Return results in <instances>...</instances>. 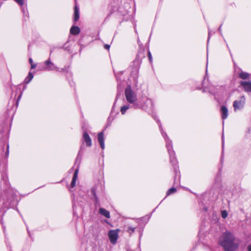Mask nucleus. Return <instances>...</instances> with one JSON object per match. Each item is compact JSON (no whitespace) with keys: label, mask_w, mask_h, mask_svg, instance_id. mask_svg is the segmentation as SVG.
<instances>
[{"label":"nucleus","mask_w":251,"mask_h":251,"mask_svg":"<svg viewBox=\"0 0 251 251\" xmlns=\"http://www.w3.org/2000/svg\"><path fill=\"white\" fill-rule=\"evenodd\" d=\"M119 232L120 230L119 229H111L108 232L107 235L112 244L115 245L117 243Z\"/></svg>","instance_id":"4"},{"label":"nucleus","mask_w":251,"mask_h":251,"mask_svg":"<svg viewBox=\"0 0 251 251\" xmlns=\"http://www.w3.org/2000/svg\"><path fill=\"white\" fill-rule=\"evenodd\" d=\"M246 99L244 96L240 97L238 100H235L233 103V107L235 111L243 108Z\"/></svg>","instance_id":"5"},{"label":"nucleus","mask_w":251,"mask_h":251,"mask_svg":"<svg viewBox=\"0 0 251 251\" xmlns=\"http://www.w3.org/2000/svg\"><path fill=\"white\" fill-rule=\"evenodd\" d=\"M21 97V95H20L19 96V97H18V100H19L20 99Z\"/></svg>","instance_id":"30"},{"label":"nucleus","mask_w":251,"mask_h":251,"mask_svg":"<svg viewBox=\"0 0 251 251\" xmlns=\"http://www.w3.org/2000/svg\"><path fill=\"white\" fill-rule=\"evenodd\" d=\"M29 62L31 64V69H34L36 67V64H35L33 63V60L31 58H29Z\"/></svg>","instance_id":"23"},{"label":"nucleus","mask_w":251,"mask_h":251,"mask_svg":"<svg viewBox=\"0 0 251 251\" xmlns=\"http://www.w3.org/2000/svg\"><path fill=\"white\" fill-rule=\"evenodd\" d=\"M209 92L211 93L212 94H215V92H213V90H212V88H210Z\"/></svg>","instance_id":"28"},{"label":"nucleus","mask_w":251,"mask_h":251,"mask_svg":"<svg viewBox=\"0 0 251 251\" xmlns=\"http://www.w3.org/2000/svg\"><path fill=\"white\" fill-rule=\"evenodd\" d=\"M208 34L209 35L210 34V33H208ZM209 38V37H208V38Z\"/></svg>","instance_id":"31"},{"label":"nucleus","mask_w":251,"mask_h":251,"mask_svg":"<svg viewBox=\"0 0 251 251\" xmlns=\"http://www.w3.org/2000/svg\"><path fill=\"white\" fill-rule=\"evenodd\" d=\"M125 96L126 101L134 108L144 107V105L138 103L137 94L131 89L130 85H128L126 88Z\"/></svg>","instance_id":"2"},{"label":"nucleus","mask_w":251,"mask_h":251,"mask_svg":"<svg viewBox=\"0 0 251 251\" xmlns=\"http://www.w3.org/2000/svg\"><path fill=\"white\" fill-rule=\"evenodd\" d=\"M221 113L222 118L223 120L226 119L228 115V111L227 107L225 105H222L221 107Z\"/></svg>","instance_id":"9"},{"label":"nucleus","mask_w":251,"mask_h":251,"mask_svg":"<svg viewBox=\"0 0 251 251\" xmlns=\"http://www.w3.org/2000/svg\"><path fill=\"white\" fill-rule=\"evenodd\" d=\"M138 102L139 104H142L143 105H144V107H139V108L146 109L148 106L149 104L152 103V100L145 96H142Z\"/></svg>","instance_id":"6"},{"label":"nucleus","mask_w":251,"mask_h":251,"mask_svg":"<svg viewBox=\"0 0 251 251\" xmlns=\"http://www.w3.org/2000/svg\"><path fill=\"white\" fill-rule=\"evenodd\" d=\"M249 74H248L247 73H246V72H242L239 74V77L243 79L248 78L249 77Z\"/></svg>","instance_id":"17"},{"label":"nucleus","mask_w":251,"mask_h":251,"mask_svg":"<svg viewBox=\"0 0 251 251\" xmlns=\"http://www.w3.org/2000/svg\"><path fill=\"white\" fill-rule=\"evenodd\" d=\"M79 18V9L78 7L75 5V7L74 10V21L76 22L78 20Z\"/></svg>","instance_id":"14"},{"label":"nucleus","mask_w":251,"mask_h":251,"mask_svg":"<svg viewBox=\"0 0 251 251\" xmlns=\"http://www.w3.org/2000/svg\"><path fill=\"white\" fill-rule=\"evenodd\" d=\"M248 251H251V244L248 247Z\"/></svg>","instance_id":"27"},{"label":"nucleus","mask_w":251,"mask_h":251,"mask_svg":"<svg viewBox=\"0 0 251 251\" xmlns=\"http://www.w3.org/2000/svg\"><path fill=\"white\" fill-rule=\"evenodd\" d=\"M224 135H223V136H222V144H223V146H224Z\"/></svg>","instance_id":"29"},{"label":"nucleus","mask_w":251,"mask_h":251,"mask_svg":"<svg viewBox=\"0 0 251 251\" xmlns=\"http://www.w3.org/2000/svg\"><path fill=\"white\" fill-rule=\"evenodd\" d=\"M45 64L46 66L45 69L46 70L52 71L57 69V67L54 63L50 61V59L45 62Z\"/></svg>","instance_id":"7"},{"label":"nucleus","mask_w":251,"mask_h":251,"mask_svg":"<svg viewBox=\"0 0 251 251\" xmlns=\"http://www.w3.org/2000/svg\"><path fill=\"white\" fill-rule=\"evenodd\" d=\"M104 48L108 50L110 48V46L109 45H105Z\"/></svg>","instance_id":"26"},{"label":"nucleus","mask_w":251,"mask_h":251,"mask_svg":"<svg viewBox=\"0 0 251 251\" xmlns=\"http://www.w3.org/2000/svg\"><path fill=\"white\" fill-rule=\"evenodd\" d=\"M130 106L128 104H126L123 105L121 108V112L123 115L125 114L127 110L129 108Z\"/></svg>","instance_id":"16"},{"label":"nucleus","mask_w":251,"mask_h":251,"mask_svg":"<svg viewBox=\"0 0 251 251\" xmlns=\"http://www.w3.org/2000/svg\"><path fill=\"white\" fill-rule=\"evenodd\" d=\"M70 32L73 35H77L80 32V28L77 26H73L71 28Z\"/></svg>","instance_id":"13"},{"label":"nucleus","mask_w":251,"mask_h":251,"mask_svg":"<svg viewBox=\"0 0 251 251\" xmlns=\"http://www.w3.org/2000/svg\"><path fill=\"white\" fill-rule=\"evenodd\" d=\"M162 135L166 141V147L170 155V162L173 165L176 166L177 161L175 156V152L173 150L172 142L168 139L167 135L165 133H162Z\"/></svg>","instance_id":"3"},{"label":"nucleus","mask_w":251,"mask_h":251,"mask_svg":"<svg viewBox=\"0 0 251 251\" xmlns=\"http://www.w3.org/2000/svg\"><path fill=\"white\" fill-rule=\"evenodd\" d=\"M148 56H149V59L150 60V62H151L152 60V58L151 54V53L150 51H148Z\"/></svg>","instance_id":"24"},{"label":"nucleus","mask_w":251,"mask_h":251,"mask_svg":"<svg viewBox=\"0 0 251 251\" xmlns=\"http://www.w3.org/2000/svg\"><path fill=\"white\" fill-rule=\"evenodd\" d=\"M75 182H76L75 180H72V182H71V186H72V187H74L75 186Z\"/></svg>","instance_id":"25"},{"label":"nucleus","mask_w":251,"mask_h":251,"mask_svg":"<svg viewBox=\"0 0 251 251\" xmlns=\"http://www.w3.org/2000/svg\"><path fill=\"white\" fill-rule=\"evenodd\" d=\"M83 138L84 141L86 143V145L88 147H91L92 145V140L90 137L87 132H84L83 134Z\"/></svg>","instance_id":"11"},{"label":"nucleus","mask_w":251,"mask_h":251,"mask_svg":"<svg viewBox=\"0 0 251 251\" xmlns=\"http://www.w3.org/2000/svg\"><path fill=\"white\" fill-rule=\"evenodd\" d=\"M219 244L225 251H235L239 247L234 234L229 231L223 233L219 239Z\"/></svg>","instance_id":"1"},{"label":"nucleus","mask_w":251,"mask_h":251,"mask_svg":"<svg viewBox=\"0 0 251 251\" xmlns=\"http://www.w3.org/2000/svg\"><path fill=\"white\" fill-rule=\"evenodd\" d=\"M99 213L107 218H110V212L104 208H100L99 209Z\"/></svg>","instance_id":"12"},{"label":"nucleus","mask_w":251,"mask_h":251,"mask_svg":"<svg viewBox=\"0 0 251 251\" xmlns=\"http://www.w3.org/2000/svg\"><path fill=\"white\" fill-rule=\"evenodd\" d=\"M135 228H136L135 227H133L132 226H128L126 229V231L129 234H131L135 231Z\"/></svg>","instance_id":"20"},{"label":"nucleus","mask_w":251,"mask_h":251,"mask_svg":"<svg viewBox=\"0 0 251 251\" xmlns=\"http://www.w3.org/2000/svg\"><path fill=\"white\" fill-rule=\"evenodd\" d=\"M98 140L101 148L103 150L105 148L104 133L101 132L98 134Z\"/></svg>","instance_id":"8"},{"label":"nucleus","mask_w":251,"mask_h":251,"mask_svg":"<svg viewBox=\"0 0 251 251\" xmlns=\"http://www.w3.org/2000/svg\"><path fill=\"white\" fill-rule=\"evenodd\" d=\"M97 191V186H95L91 189V192L93 195L94 198L95 199L96 201H98V197L96 195Z\"/></svg>","instance_id":"18"},{"label":"nucleus","mask_w":251,"mask_h":251,"mask_svg":"<svg viewBox=\"0 0 251 251\" xmlns=\"http://www.w3.org/2000/svg\"><path fill=\"white\" fill-rule=\"evenodd\" d=\"M33 75L31 72H29L28 73V76L25 78V79L24 80L25 83V84L29 83L31 81V80L33 79Z\"/></svg>","instance_id":"15"},{"label":"nucleus","mask_w":251,"mask_h":251,"mask_svg":"<svg viewBox=\"0 0 251 251\" xmlns=\"http://www.w3.org/2000/svg\"><path fill=\"white\" fill-rule=\"evenodd\" d=\"M176 189L175 188H174V187L171 188L168 190V191L167 192V195L169 196L171 194L175 193V192H176Z\"/></svg>","instance_id":"19"},{"label":"nucleus","mask_w":251,"mask_h":251,"mask_svg":"<svg viewBox=\"0 0 251 251\" xmlns=\"http://www.w3.org/2000/svg\"><path fill=\"white\" fill-rule=\"evenodd\" d=\"M241 85L244 87L245 90L247 92H251V82L241 81Z\"/></svg>","instance_id":"10"},{"label":"nucleus","mask_w":251,"mask_h":251,"mask_svg":"<svg viewBox=\"0 0 251 251\" xmlns=\"http://www.w3.org/2000/svg\"><path fill=\"white\" fill-rule=\"evenodd\" d=\"M78 173V168H77L75 169V171L72 180L76 181V179L77 178Z\"/></svg>","instance_id":"21"},{"label":"nucleus","mask_w":251,"mask_h":251,"mask_svg":"<svg viewBox=\"0 0 251 251\" xmlns=\"http://www.w3.org/2000/svg\"><path fill=\"white\" fill-rule=\"evenodd\" d=\"M222 217L223 218L225 219L227 217V213L226 210H223L221 213Z\"/></svg>","instance_id":"22"}]
</instances>
